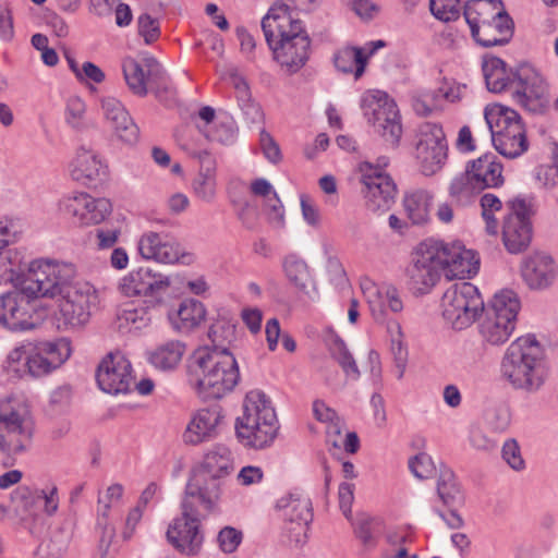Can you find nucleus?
<instances>
[{
  "mask_svg": "<svg viewBox=\"0 0 558 558\" xmlns=\"http://www.w3.org/2000/svg\"><path fill=\"white\" fill-rule=\"evenodd\" d=\"M74 276L75 267L71 263L48 258L33 260L23 281V292L10 291L0 295V327L12 332L35 329L38 324L27 296L53 298Z\"/></svg>",
  "mask_w": 558,
  "mask_h": 558,
  "instance_id": "f257e3e1",
  "label": "nucleus"
},
{
  "mask_svg": "<svg viewBox=\"0 0 558 558\" xmlns=\"http://www.w3.org/2000/svg\"><path fill=\"white\" fill-rule=\"evenodd\" d=\"M274 60L288 73L300 71L310 58L311 39L303 23L286 3H275L262 20Z\"/></svg>",
  "mask_w": 558,
  "mask_h": 558,
  "instance_id": "f03ea898",
  "label": "nucleus"
},
{
  "mask_svg": "<svg viewBox=\"0 0 558 558\" xmlns=\"http://www.w3.org/2000/svg\"><path fill=\"white\" fill-rule=\"evenodd\" d=\"M189 380L203 399H220L240 380L234 355L228 349L203 347L189 359Z\"/></svg>",
  "mask_w": 558,
  "mask_h": 558,
  "instance_id": "7ed1b4c3",
  "label": "nucleus"
},
{
  "mask_svg": "<svg viewBox=\"0 0 558 558\" xmlns=\"http://www.w3.org/2000/svg\"><path fill=\"white\" fill-rule=\"evenodd\" d=\"M500 373L514 390L532 395L543 388L548 366L545 349L535 336H521L508 345L501 357Z\"/></svg>",
  "mask_w": 558,
  "mask_h": 558,
  "instance_id": "20e7f679",
  "label": "nucleus"
},
{
  "mask_svg": "<svg viewBox=\"0 0 558 558\" xmlns=\"http://www.w3.org/2000/svg\"><path fill=\"white\" fill-rule=\"evenodd\" d=\"M280 425L271 399L262 390L246 392L242 415L235 421V435L248 449L264 450L272 446Z\"/></svg>",
  "mask_w": 558,
  "mask_h": 558,
  "instance_id": "39448f33",
  "label": "nucleus"
},
{
  "mask_svg": "<svg viewBox=\"0 0 558 558\" xmlns=\"http://www.w3.org/2000/svg\"><path fill=\"white\" fill-rule=\"evenodd\" d=\"M232 471L230 449L221 444L214 445L192 469L184 492L196 497L206 509L219 508L226 478Z\"/></svg>",
  "mask_w": 558,
  "mask_h": 558,
  "instance_id": "423d86ee",
  "label": "nucleus"
},
{
  "mask_svg": "<svg viewBox=\"0 0 558 558\" xmlns=\"http://www.w3.org/2000/svg\"><path fill=\"white\" fill-rule=\"evenodd\" d=\"M362 290L374 320L377 324L386 325L390 351L396 366L400 369V376H402L408 360V348L403 340L401 325L398 320L389 317V313L397 314L403 310L400 293L393 286H377L372 281L364 282Z\"/></svg>",
  "mask_w": 558,
  "mask_h": 558,
  "instance_id": "0eeeda50",
  "label": "nucleus"
},
{
  "mask_svg": "<svg viewBox=\"0 0 558 558\" xmlns=\"http://www.w3.org/2000/svg\"><path fill=\"white\" fill-rule=\"evenodd\" d=\"M484 119L492 143L500 155L514 159L529 149L526 129L515 110L502 105L488 106L485 108Z\"/></svg>",
  "mask_w": 558,
  "mask_h": 558,
  "instance_id": "6e6552de",
  "label": "nucleus"
},
{
  "mask_svg": "<svg viewBox=\"0 0 558 558\" xmlns=\"http://www.w3.org/2000/svg\"><path fill=\"white\" fill-rule=\"evenodd\" d=\"M219 508L206 509L196 497L184 492L181 500V514L175 517L166 532L167 541L181 554L197 555L204 543L201 521Z\"/></svg>",
  "mask_w": 558,
  "mask_h": 558,
  "instance_id": "1a4fd4ad",
  "label": "nucleus"
},
{
  "mask_svg": "<svg viewBox=\"0 0 558 558\" xmlns=\"http://www.w3.org/2000/svg\"><path fill=\"white\" fill-rule=\"evenodd\" d=\"M504 166L493 153L469 161L462 173L449 185V195L458 202H466L486 189L500 187L504 182Z\"/></svg>",
  "mask_w": 558,
  "mask_h": 558,
  "instance_id": "9d476101",
  "label": "nucleus"
},
{
  "mask_svg": "<svg viewBox=\"0 0 558 558\" xmlns=\"http://www.w3.org/2000/svg\"><path fill=\"white\" fill-rule=\"evenodd\" d=\"M521 303L511 290L496 293L484 307V318L478 325L482 339L490 345H500L509 340L515 328Z\"/></svg>",
  "mask_w": 558,
  "mask_h": 558,
  "instance_id": "9b49d317",
  "label": "nucleus"
},
{
  "mask_svg": "<svg viewBox=\"0 0 558 558\" xmlns=\"http://www.w3.org/2000/svg\"><path fill=\"white\" fill-rule=\"evenodd\" d=\"M442 317L456 330L470 327L484 311L478 289L470 282L450 286L441 299Z\"/></svg>",
  "mask_w": 558,
  "mask_h": 558,
  "instance_id": "f8f14e48",
  "label": "nucleus"
},
{
  "mask_svg": "<svg viewBox=\"0 0 558 558\" xmlns=\"http://www.w3.org/2000/svg\"><path fill=\"white\" fill-rule=\"evenodd\" d=\"M276 509L283 520L281 541L289 547H302L307 542V532L313 520L312 501L301 492H291L280 497Z\"/></svg>",
  "mask_w": 558,
  "mask_h": 558,
  "instance_id": "ddd939ff",
  "label": "nucleus"
},
{
  "mask_svg": "<svg viewBox=\"0 0 558 558\" xmlns=\"http://www.w3.org/2000/svg\"><path fill=\"white\" fill-rule=\"evenodd\" d=\"M63 287L62 300L54 315L57 328L62 331L84 327L90 318V310L98 303L97 291L88 283Z\"/></svg>",
  "mask_w": 558,
  "mask_h": 558,
  "instance_id": "4468645a",
  "label": "nucleus"
},
{
  "mask_svg": "<svg viewBox=\"0 0 558 558\" xmlns=\"http://www.w3.org/2000/svg\"><path fill=\"white\" fill-rule=\"evenodd\" d=\"M361 108L367 122L385 141L396 145L402 134V125L396 102L387 93L367 90L362 95Z\"/></svg>",
  "mask_w": 558,
  "mask_h": 558,
  "instance_id": "2eb2a0df",
  "label": "nucleus"
},
{
  "mask_svg": "<svg viewBox=\"0 0 558 558\" xmlns=\"http://www.w3.org/2000/svg\"><path fill=\"white\" fill-rule=\"evenodd\" d=\"M414 159L424 177L435 175L444 168L448 159V144L439 124L425 122L418 126Z\"/></svg>",
  "mask_w": 558,
  "mask_h": 558,
  "instance_id": "dca6fc26",
  "label": "nucleus"
},
{
  "mask_svg": "<svg viewBox=\"0 0 558 558\" xmlns=\"http://www.w3.org/2000/svg\"><path fill=\"white\" fill-rule=\"evenodd\" d=\"M33 438V423L23 408L0 403V450L8 456L25 452Z\"/></svg>",
  "mask_w": 558,
  "mask_h": 558,
  "instance_id": "f3484780",
  "label": "nucleus"
},
{
  "mask_svg": "<svg viewBox=\"0 0 558 558\" xmlns=\"http://www.w3.org/2000/svg\"><path fill=\"white\" fill-rule=\"evenodd\" d=\"M170 286L169 276L150 267H138L122 277L119 290L124 296H137L146 303L161 305Z\"/></svg>",
  "mask_w": 558,
  "mask_h": 558,
  "instance_id": "a211bd4d",
  "label": "nucleus"
},
{
  "mask_svg": "<svg viewBox=\"0 0 558 558\" xmlns=\"http://www.w3.org/2000/svg\"><path fill=\"white\" fill-rule=\"evenodd\" d=\"M59 210L74 225L96 226L112 213V204L106 197H94L86 192L73 193L59 202Z\"/></svg>",
  "mask_w": 558,
  "mask_h": 558,
  "instance_id": "6ab92c4d",
  "label": "nucleus"
},
{
  "mask_svg": "<svg viewBox=\"0 0 558 558\" xmlns=\"http://www.w3.org/2000/svg\"><path fill=\"white\" fill-rule=\"evenodd\" d=\"M140 255L147 260L163 265H185L195 262V255L186 251L175 239L154 231L145 232L137 242Z\"/></svg>",
  "mask_w": 558,
  "mask_h": 558,
  "instance_id": "aec40b11",
  "label": "nucleus"
},
{
  "mask_svg": "<svg viewBox=\"0 0 558 558\" xmlns=\"http://www.w3.org/2000/svg\"><path fill=\"white\" fill-rule=\"evenodd\" d=\"M549 85L544 75L532 65L517 71L513 100L531 112H541L548 102Z\"/></svg>",
  "mask_w": 558,
  "mask_h": 558,
  "instance_id": "412c9836",
  "label": "nucleus"
},
{
  "mask_svg": "<svg viewBox=\"0 0 558 558\" xmlns=\"http://www.w3.org/2000/svg\"><path fill=\"white\" fill-rule=\"evenodd\" d=\"M530 205L523 198L510 202V210L502 222V242L511 254H518L527 248L532 240L530 221Z\"/></svg>",
  "mask_w": 558,
  "mask_h": 558,
  "instance_id": "4be33fe9",
  "label": "nucleus"
},
{
  "mask_svg": "<svg viewBox=\"0 0 558 558\" xmlns=\"http://www.w3.org/2000/svg\"><path fill=\"white\" fill-rule=\"evenodd\" d=\"M66 339L28 344V377L40 378L60 367L71 355Z\"/></svg>",
  "mask_w": 558,
  "mask_h": 558,
  "instance_id": "5701e85b",
  "label": "nucleus"
},
{
  "mask_svg": "<svg viewBox=\"0 0 558 558\" xmlns=\"http://www.w3.org/2000/svg\"><path fill=\"white\" fill-rule=\"evenodd\" d=\"M438 248L441 271L449 279H465L475 276L480 269V258L461 242L445 243L434 240Z\"/></svg>",
  "mask_w": 558,
  "mask_h": 558,
  "instance_id": "b1692460",
  "label": "nucleus"
},
{
  "mask_svg": "<svg viewBox=\"0 0 558 558\" xmlns=\"http://www.w3.org/2000/svg\"><path fill=\"white\" fill-rule=\"evenodd\" d=\"M437 250L434 240L422 242L407 269L412 288L420 293L427 292L440 277L441 267Z\"/></svg>",
  "mask_w": 558,
  "mask_h": 558,
  "instance_id": "393cba45",
  "label": "nucleus"
},
{
  "mask_svg": "<svg viewBox=\"0 0 558 558\" xmlns=\"http://www.w3.org/2000/svg\"><path fill=\"white\" fill-rule=\"evenodd\" d=\"M362 194L367 209L386 211L395 202L397 185L390 174L374 172L368 165H360Z\"/></svg>",
  "mask_w": 558,
  "mask_h": 558,
  "instance_id": "a878e982",
  "label": "nucleus"
},
{
  "mask_svg": "<svg viewBox=\"0 0 558 558\" xmlns=\"http://www.w3.org/2000/svg\"><path fill=\"white\" fill-rule=\"evenodd\" d=\"M96 379L99 388L107 393H126L134 384L131 362L123 353L111 352L99 364Z\"/></svg>",
  "mask_w": 558,
  "mask_h": 558,
  "instance_id": "bb28decb",
  "label": "nucleus"
},
{
  "mask_svg": "<svg viewBox=\"0 0 558 558\" xmlns=\"http://www.w3.org/2000/svg\"><path fill=\"white\" fill-rule=\"evenodd\" d=\"M122 72L129 89L140 97L147 95L148 84L162 83L166 76L161 64L154 57H146L143 64L132 57L124 58Z\"/></svg>",
  "mask_w": 558,
  "mask_h": 558,
  "instance_id": "cd10ccee",
  "label": "nucleus"
},
{
  "mask_svg": "<svg viewBox=\"0 0 558 558\" xmlns=\"http://www.w3.org/2000/svg\"><path fill=\"white\" fill-rule=\"evenodd\" d=\"M223 421L218 407L202 408L192 413L182 434V440L189 446H199L214 440L219 435V426Z\"/></svg>",
  "mask_w": 558,
  "mask_h": 558,
  "instance_id": "c85d7f7f",
  "label": "nucleus"
},
{
  "mask_svg": "<svg viewBox=\"0 0 558 558\" xmlns=\"http://www.w3.org/2000/svg\"><path fill=\"white\" fill-rule=\"evenodd\" d=\"M557 276V266L553 257L544 252L526 256L521 264V277L531 290L549 288Z\"/></svg>",
  "mask_w": 558,
  "mask_h": 558,
  "instance_id": "c756f323",
  "label": "nucleus"
},
{
  "mask_svg": "<svg viewBox=\"0 0 558 558\" xmlns=\"http://www.w3.org/2000/svg\"><path fill=\"white\" fill-rule=\"evenodd\" d=\"M69 174L78 183L90 184L105 180L108 167L97 151L82 146L69 163Z\"/></svg>",
  "mask_w": 558,
  "mask_h": 558,
  "instance_id": "7c9ffc66",
  "label": "nucleus"
},
{
  "mask_svg": "<svg viewBox=\"0 0 558 558\" xmlns=\"http://www.w3.org/2000/svg\"><path fill=\"white\" fill-rule=\"evenodd\" d=\"M101 108L106 120L111 124L117 136L128 145H134L140 137V129L122 105L114 97H104Z\"/></svg>",
  "mask_w": 558,
  "mask_h": 558,
  "instance_id": "2f4dec72",
  "label": "nucleus"
},
{
  "mask_svg": "<svg viewBox=\"0 0 558 558\" xmlns=\"http://www.w3.org/2000/svg\"><path fill=\"white\" fill-rule=\"evenodd\" d=\"M384 41H371L364 47L347 46L338 49L333 54V64L338 71L345 74H353L359 80L365 72L369 57L376 50L384 47Z\"/></svg>",
  "mask_w": 558,
  "mask_h": 558,
  "instance_id": "473e14b6",
  "label": "nucleus"
},
{
  "mask_svg": "<svg viewBox=\"0 0 558 558\" xmlns=\"http://www.w3.org/2000/svg\"><path fill=\"white\" fill-rule=\"evenodd\" d=\"M435 194L425 187H414L404 193L403 210L413 226H425L432 219Z\"/></svg>",
  "mask_w": 558,
  "mask_h": 558,
  "instance_id": "72a5a7b5",
  "label": "nucleus"
},
{
  "mask_svg": "<svg viewBox=\"0 0 558 558\" xmlns=\"http://www.w3.org/2000/svg\"><path fill=\"white\" fill-rule=\"evenodd\" d=\"M472 37L483 47L504 46L513 35V21L506 11L496 19L473 29Z\"/></svg>",
  "mask_w": 558,
  "mask_h": 558,
  "instance_id": "f704fd0d",
  "label": "nucleus"
},
{
  "mask_svg": "<svg viewBox=\"0 0 558 558\" xmlns=\"http://www.w3.org/2000/svg\"><path fill=\"white\" fill-rule=\"evenodd\" d=\"M483 74L489 92L501 93L514 90L517 72L507 68L505 61L497 57L487 58L483 62Z\"/></svg>",
  "mask_w": 558,
  "mask_h": 558,
  "instance_id": "c9c22d12",
  "label": "nucleus"
},
{
  "mask_svg": "<svg viewBox=\"0 0 558 558\" xmlns=\"http://www.w3.org/2000/svg\"><path fill=\"white\" fill-rule=\"evenodd\" d=\"M206 316L202 302L194 299L182 301L177 311L169 313L171 326L180 332H189L196 328Z\"/></svg>",
  "mask_w": 558,
  "mask_h": 558,
  "instance_id": "e433bc0d",
  "label": "nucleus"
},
{
  "mask_svg": "<svg viewBox=\"0 0 558 558\" xmlns=\"http://www.w3.org/2000/svg\"><path fill=\"white\" fill-rule=\"evenodd\" d=\"M123 495L121 484L110 485L104 495L98 498V521L97 525L102 530L100 542L109 545L114 536V527L108 523L107 518L111 507L117 506Z\"/></svg>",
  "mask_w": 558,
  "mask_h": 558,
  "instance_id": "4c0bfd02",
  "label": "nucleus"
},
{
  "mask_svg": "<svg viewBox=\"0 0 558 558\" xmlns=\"http://www.w3.org/2000/svg\"><path fill=\"white\" fill-rule=\"evenodd\" d=\"M502 11L501 0H471L465 4L463 14L473 33V29L493 21Z\"/></svg>",
  "mask_w": 558,
  "mask_h": 558,
  "instance_id": "58836bf2",
  "label": "nucleus"
},
{
  "mask_svg": "<svg viewBox=\"0 0 558 558\" xmlns=\"http://www.w3.org/2000/svg\"><path fill=\"white\" fill-rule=\"evenodd\" d=\"M158 306L144 301L140 305L126 304L118 314L119 327L129 330H142L148 327L153 320V312Z\"/></svg>",
  "mask_w": 558,
  "mask_h": 558,
  "instance_id": "ea45409f",
  "label": "nucleus"
},
{
  "mask_svg": "<svg viewBox=\"0 0 558 558\" xmlns=\"http://www.w3.org/2000/svg\"><path fill=\"white\" fill-rule=\"evenodd\" d=\"M216 162L210 157L202 159L199 172L192 182L194 194L204 202H211L216 196Z\"/></svg>",
  "mask_w": 558,
  "mask_h": 558,
  "instance_id": "a19ab883",
  "label": "nucleus"
},
{
  "mask_svg": "<svg viewBox=\"0 0 558 558\" xmlns=\"http://www.w3.org/2000/svg\"><path fill=\"white\" fill-rule=\"evenodd\" d=\"M326 344L331 356L338 362L349 379L357 380L360 371L345 342L335 332L328 333Z\"/></svg>",
  "mask_w": 558,
  "mask_h": 558,
  "instance_id": "79ce46f5",
  "label": "nucleus"
},
{
  "mask_svg": "<svg viewBox=\"0 0 558 558\" xmlns=\"http://www.w3.org/2000/svg\"><path fill=\"white\" fill-rule=\"evenodd\" d=\"M437 494L445 506L452 508L463 504L464 495L452 470L442 468L437 480Z\"/></svg>",
  "mask_w": 558,
  "mask_h": 558,
  "instance_id": "37998d69",
  "label": "nucleus"
},
{
  "mask_svg": "<svg viewBox=\"0 0 558 558\" xmlns=\"http://www.w3.org/2000/svg\"><path fill=\"white\" fill-rule=\"evenodd\" d=\"M184 351L185 347L182 342L177 340L168 341L150 354V362L157 368L172 369L180 363Z\"/></svg>",
  "mask_w": 558,
  "mask_h": 558,
  "instance_id": "c03bdc74",
  "label": "nucleus"
},
{
  "mask_svg": "<svg viewBox=\"0 0 558 558\" xmlns=\"http://www.w3.org/2000/svg\"><path fill=\"white\" fill-rule=\"evenodd\" d=\"M283 270L288 280L301 291H304L312 281L307 264L296 255H289L284 258Z\"/></svg>",
  "mask_w": 558,
  "mask_h": 558,
  "instance_id": "a18cd8bd",
  "label": "nucleus"
},
{
  "mask_svg": "<svg viewBox=\"0 0 558 558\" xmlns=\"http://www.w3.org/2000/svg\"><path fill=\"white\" fill-rule=\"evenodd\" d=\"M28 341L21 342L8 353L3 367L9 374L19 378L28 376Z\"/></svg>",
  "mask_w": 558,
  "mask_h": 558,
  "instance_id": "49530a36",
  "label": "nucleus"
},
{
  "mask_svg": "<svg viewBox=\"0 0 558 558\" xmlns=\"http://www.w3.org/2000/svg\"><path fill=\"white\" fill-rule=\"evenodd\" d=\"M65 123L77 132L88 129L89 123L86 119V105L80 97L73 96L66 100L64 111Z\"/></svg>",
  "mask_w": 558,
  "mask_h": 558,
  "instance_id": "de8ad7c7",
  "label": "nucleus"
},
{
  "mask_svg": "<svg viewBox=\"0 0 558 558\" xmlns=\"http://www.w3.org/2000/svg\"><path fill=\"white\" fill-rule=\"evenodd\" d=\"M208 338L213 342L211 348L227 349L226 343H230L235 338V325L228 316H220L208 330Z\"/></svg>",
  "mask_w": 558,
  "mask_h": 558,
  "instance_id": "09e8293b",
  "label": "nucleus"
},
{
  "mask_svg": "<svg viewBox=\"0 0 558 558\" xmlns=\"http://www.w3.org/2000/svg\"><path fill=\"white\" fill-rule=\"evenodd\" d=\"M205 136L209 141L231 145L236 140L235 122L230 117H221L209 130H205Z\"/></svg>",
  "mask_w": 558,
  "mask_h": 558,
  "instance_id": "8fccbe9b",
  "label": "nucleus"
},
{
  "mask_svg": "<svg viewBox=\"0 0 558 558\" xmlns=\"http://www.w3.org/2000/svg\"><path fill=\"white\" fill-rule=\"evenodd\" d=\"M482 216L485 220V229L492 235L498 234V220L495 213L502 208L501 201L492 193H486L481 197Z\"/></svg>",
  "mask_w": 558,
  "mask_h": 558,
  "instance_id": "3c124183",
  "label": "nucleus"
},
{
  "mask_svg": "<svg viewBox=\"0 0 558 558\" xmlns=\"http://www.w3.org/2000/svg\"><path fill=\"white\" fill-rule=\"evenodd\" d=\"M137 32L146 45H151L161 34L159 20L153 17L148 12L142 13L137 17Z\"/></svg>",
  "mask_w": 558,
  "mask_h": 558,
  "instance_id": "603ef678",
  "label": "nucleus"
},
{
  "mask_svg": "<svg viewBox=\"0 0 558 558\" xmlns=\"http://www.w3.org/2000/svg\"><path fill=\"white\" fill-rule=\"evenodd\" d=\"M433 15L444 22L456 21L460 15V0H429Z\"/></svg>",
  "mask_w": 558,
  "mask_h": 558,
  "instance_id": "864d4df0",
  "label": "nucleus"
},
{
  "mask_svg": "<svg viewBox=\"0 0 558 558\" xmlns=\"http://www.w3.org/2000/svg\"><path fill=\"white\" fill-rule=\"evenodd\" d=\"M408 465L411 473L420 480L430 477L435 471L432 458L425 452H420L410 458Z\"/></svg>",
  "mask_w": 558,
  "mask_h": 558,
  "instance_id": "5fc2aeb1",
  "label": "nucleus"
},
{
  "mask_svg": "<svg viewBox=\"0 0 558 558\" xmlns=\"http://www.w3.org/2000/svg\"><path fill=\"white\" fill-rule=\"evenodd\" d=\"M504 461L514 471L520 472L525 469V461L521 453V448L515 439L505 441L501 450Z\"/></svg>",
  "mask_w": 558,
  "mask_h": 558,
  "instance_id": "6e6d98bb",
  "label": "nucleus"
},
{
  "mask_svg": "<svg viewBox=\"0 0 558 558\" xmlns=\"http://www.w3.org/2000/svg\"><path fill=\"white\" fill-rule=\"evenodd\" d=\"M232 85L235 89L236 98L242 110H246V112L252 111L255 116L259 117V108L251 102L250 88L244 78L238 75L232 76Z\"/></svg>",
  "mask_w": 558,
  "mask_h": 558,
  "instance_id": "4d7b16f0",
  "label": "nucleus"
},
{
  "mask_svg": "<svg viewBox=\"0 0 558 558\" xmlns=\"http://www.w3.org/2000/svg\"><path fill=\"white\" fill-rule=\"evenodd\" d=\"M487 425L497 433L505 432L510 425V412L505 407H495L486 412Z\"/></svg>",
  "mask_w": 558,
  "mask_h": 558,
  "instance_id": "13d9d810",
  "label": "nucleus"
},
{
  "mask_svg": "<svg viewBox=\"0 0 558 558\" xmlns=\"http://www.w3.org/2000/svg\"><path fill=\"white\" fill-rule=\"evenodd\" d=\"M219 548L227 554L236 550L242 542V532L232 526H225L217 536Z\"/></svg>",
  "mask_w": 558,
  "mask_h": 558,
  "instance_id": "bf43d9fd",
  "label": "nucleus"
},
{
  "mask_svg": "<svg viewBox=\"0 0 558 558\" xmlns=\"http://www.w3.org/2000/svg\"><path fill=\"white\" fill-rule=\"evenodd\" d=\"M23 492L27 493L33 501H43L46 514L52 515L58 510L59 497L57 487L53 486L48 492L36 490L34 494H32L27 488H24Z\"/></svg>",
  "mask_w": 558,
  "mask_h": 558,
  "instance_id": "052dcab7",
  "label": "nucleus"
},
{
  "mask_svg": "<svg viewBox=\"0 0 558 558\" xmlns=\"http://www.w3.org/2000/svg\"><path fill=\"white\" fill-rule=\"evenodd\" d=\"M436 90L424 92L413 100V109L417 114L427 116L438 108Z\"/></svg>",
  "mask_w": 558,
  "mask_h": 558,
  "instance_id": "680f3d73",
  "label": "nucleus"
},
{
  "mask_svg": "<svg viewBox=\"0 0 558 558\" xmlns=\"http://www.w3.org/2000/svg\"><path fill=\"white\" fill-rule=\"evenodd\" d=\"M265 207L269 222L275 227H282L284 225V208L278 194L268 197Z\"/></svg>",
  "mask_w": 558,
  "mask_h": 558,
  "instance_id": "e2e57ef3",
  "label": "nucleus"
},
{
  "mask_svg": "<svg viewBox=\"0 0 558 558\" xmlns=\"http://www.w3.org/2000/svg\"><path fill=\"white\" fill-rule=\"evenodd\" d=\"M259 145L265 158L268 161L277 163L281 160V151L279 145L276 143L274 137L265 130L260 131Z\"/></svg>",
  "mask_w": 558,
  "mask_h": 558,
  "instance_id": "0e129e2a",
  "label": "nucleus"
},
{
  "mask_svg": "<svg viewBox=\"0 0 558 558\" xmlns=\"http://www.w3.org/2000/svg\"><path fill=\"white\" fill-rule=\"evenodd\" d=\"M14 35L12 11L5 0H0V37L11 40Z\"/></svg>",
  "mask_w": 558,
  "mask_h": 558,
  "instance_id": "69168bd1",
  "label": "nucleus"
},
{
  "mask_svg": "<svg viewBox=\"0 0 558 558\" xmlns=\"http://www.w3.org/2000/svg\"><path fill=\"white\" fill-rule=\"evenodd\" d=\"M339 507L345 518H350L354 500V485L341 483L338 490Z\"/></svg>",
  "mask_w": 558,
  "mask_h": 558,
  "instance_id": "338daca9",
  "label": "nucleus"
},
{
  "mask_svg": "<svg viewBox=\"0 0 558 558\" xmlns=\"http://www.w3.org/2000/svg\"><path fill=\"white\" fill-rule=\"evenodd\" d=\"M264 473L259 466L255 465H246L243 466L239 474L238 481L243 486H248L253 484L260 483L263 480Z\"/></svg>",
  "mask_w": 558,
  "mask_h": 558,
  "instance_id": "774afa93",
  "label": "nucleus"
}]
</instances>
